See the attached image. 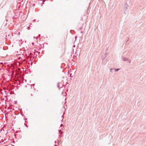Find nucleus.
Here are the masks:
<instances>
[{
  "mask_svg": "<svg viewBox=\"0 0 146 146\" xmlns=\"http://www.w3.org/2000/svg\"><path fill=\"white\" fill-rule=\"evenodd\" d=\"M34 38H35V37H34Z\"/></svg>",
  "mask_w": 146,
  "mask_h": 146,
  "instance_id": "obj_16",
  "label": "nucleus"
},
{
  "mask_svg": "<svg viewBox=\"0 0 146 146\" xmlns=\"http://www.w3.org/2000/svg\"><path fill=\"white\" fill-rule=\"evenodd\" d=\"M60 136H62V135H61V134L60 135H59Z\"/></svg>",
  "mask_w": 146,
  "mask_h": 146,
  "instance_id": "obj_12",
  "label": "nucleus"
},
{
  "mask_svg": "<svg viewBox=\"0 0 146 146\" xmlns=\"http://www.w3.org/2000/svg\"><path fill=\"white\" fill-rule=\"evenodd\" d=\"M59 84H60V82H58L57 83V87H58L59 88H60Z\"/></svg>",
  "mask_w": 146,
  "mask_h": 146,
  "instance_id": "obj_4",
  "label": "nucleus"
},
{
  "mask_svg": "<svg viewBox=\"0 0 146 146\" xmlns=\"http://www.w3.org/2000/svg\"><path fill=\"white\" fill-rule=\"evenodd\" d=\"M107 56V55H106V54L105 53V54H104V56H105V57L104 58H104L106 57Z\"/></svg>",
  "mask_w": 146,
  "mask_h": 146,
  "instance_id": "obj_6",
  "label": "nucleus"
},
{
  "mask_svg": "<svg viewBox=\"0 0 146 146\" xmlns=\"http://www.w3.org/2000/svg\"><path fill=\"white\" fill-rule=\"evenodd\" d=\"M80 30H81V29H82V28H81H81H80Z\"/></svg>",
  "mask_w": 146,
  "mask_h": 146,
  "instance_id": "obj_13",
  "label": "nucleus"
},
{
  "mask_svg": "<svg viewBox=\"0 0 146 146\" xmlns=\"http://www.w3.org/2000/svg\"><path fill=\"white\" fill-rule=\"evenodd\" d=\"M113 69H113V68H110V72H112V71Z\"/></svg>",
  "mask_w": 146,
  "mask_h": 146,
  "instance_id": "obj_5",
  "label": "nucleus"
},
{
  "mask_svg": "<svg viewBox=\"0 0 146 146\" xmlns=\"http://www.w3.org/2000/svg\"><path fill=\"white\" fill-rule=\"evenodd\" d=\"M25 81L26 82V80H25Z\"/></svg>",
  "mask_w": 146,
  "mask_h": 146,
  "instance_id": "obj_18",
  "label": "nucleus"
},
{
  "mask_svg": "<svg viewBox=\"0 0 146 146\" xmlns=\"http://www.w3.org/2000/svg\"><path fill=\"white\" fill-rule=\"evenodd\" d=\"M121 59L122 60L124 61H126L128 60V59L127 58L123 56H122Z\"/></svg>",
  "mask_w": 146,
  "mask_h": 146,
  "instance_id": "obj_2",
  "label": "nucleus"
},
{
  "mask_svg": "<svg viewBox=\"0 0 146 146\" xmlns=\"http://www.w3.org/2000/svg\"><path fill=\"white\" fill-rule=\"evenodd\" d=\"M54 146H57V145L56 144H55Z\"/></svg>",
  "mask_w": 146,
  "mask_h": 146,
  "instance_id": "obj_11",
  "label": "nucleus"
},
{
  "mask_svg": "<svg viewBox=\"0 0 146 146\" xmlns=\"http://www.w3.org/2000/svg\"><path fill=\"white\" fill-rule=\"evenodd\" d=\"M81 33H82V32L81 31Z\"/></svg>",
  "mask_w": 146,
  "mask_h": 146,
  "instance_id": "obj_14",
  "label": "nucleus"
},
{
  "mask_svg": "<svg viewBox=\"0 0 146 146\" xmlns=\"http://www.w3.org/2000/svg\"><path fill=\"white\" fill-rule=\"evenodd\" d=\"M62 119H63L64 118V117H63V115H62ZM62 121H63V119H62Z\"/></svg>",
  "mask_w": 146,
  "mask_h": 146,
  "instance_id": "obj_9",
  "label": "nucleus"
},
{
  "mask_svg": "<svg viewBox=\"0 0 146 146\" xmlns=\"http://www.w3.org/2000/svg\"><path fill=\"white\" fill-rule=\"evenodd\" d=\"M63 125V124H61V125H60V126L61 127H62V126Z\"/></svg>",
  "mask_w": 146,
  "mask_h": 146,
  "instance_id": "obj_10",
  "label": "nucleus"
},
{
  "mask_svg": "<svg viewBox=\"0 0 146 146\" xmlns=\"http://www.w3.org/2000/svg\"><path fill=\"white\" fill-rule=\"evenodd\" d=\"M76 37H77V36H75V38H76Z\"/></svg>",
  "mask_w": 146,
  "mask_h": 146,
  "instance_id": "obj_15",
  "label": "nucleus"
},
{
  "mask_svg": "<svg viewBox=\"0 0 146 146\" xmlns=\"http://www.w3.org/2000/svg\"><path fill=\"white\" fill-rule=\"evenodd\" d=\"M58 131L61 133V134L62 133H63V132H61V129H60V130H58Z\"/></svg>",
  "mask_w": 146,
  "mask_h": 146,
  "instance_id": "obj_7",
  "label": "nucleus"
},
{
  "mask_svg": "<svg viewBox=\"0 0 146 146\" xmlns=\"http://www.w3.org/2000/svg\"><path fill=\"white\" fill-rule=\"evenodd\" d=\"M33 44H34V43H32V44H33Z\"/></svg>",
  "mask_w": 146,
  "mask_h": 146,
  "instance_id": "obj_17",
  "label": "nucleus"
},
{
  "mask_svg": "<svg viewBox=\"0 0 146 146\" xmlns=\"http://www.w3.org/2000/svg\"><path fill=\"white\" fill-rule=\"evenodd\" d=\"M119 70V69H118V68L115 69V72L117 71H118Z\"/></svg>",
  "mask_w": 146,
  "mask_h": 146,
  "instance_id": "obj_3",
  "label": "nucleus"
},
{
  "mask_svg": "<svg viewBox=\"0 0 146 146\" xmlns=\"http://www.w3.org/2000/svg\"><path fill=\"white\" fill-rule=\"evenodd\" d=\"M128 7L129 6L128 4L127 3H126L124 8V13L125 14H126L127 13Z\"/></svg>",
  "mask_w": 146,
  "mask_h": 146,
  "instance_id": "obj_1",
  "label": "nucleus"
},
{
  "mask_svg": "<svg viewBox=\"0 0 146 146\" xmlns=\"http://www.w3.org/2000/svg\"><path fill=\"white\" fill-rule=\"evenodd\" d=\"M128 61L129 63L130 64L131 62V60H128Z\"/></svg>",
  "mask_w": 146,
  "mask_h": 146,
  "instance_id": "obj_8",
  "label": "nucleus"
}]
</instances>
